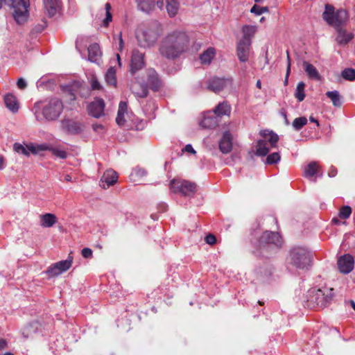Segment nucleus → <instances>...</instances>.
I'll return each mask as SVG.
<instances>
[{"label": "nucleus", "mask_w": 355, "mask_h": 355, "mask_svg": "<svg viewBox=\"0 0 355 355\" xmlns=\"http://www.w3.org/2000/svg\"><path fill=\"white\" fill-rule=\"evenodd\" d=\"M257 27L256 26L245 25L242 28L243 37L241 40H249L251 42V38L257 32Z\"/></svg>", "instance_id": "32"}, {"label": "nucleus", "mask_w": 355, "mask_h": 355, "mask_svg": "<svg viewBox=\"0 0 355 355\" xmlns=\"http://www.w3.org/2000/svg\"><path fill=\"white\" fill-rule=\"evenodd\" d=\"M144 55L137 49L132 51L130 64V71L132 75L145 66Z\"/></svg>", "instance_id": "14"}, {"label": "nucleus", "mask_w": 355, "mask_h": 355, "mask_svg": "<svg viewBox=\"0 0 355 355\" xmlns=\"http://www.w3.org/2000/svg\"><path fill=\"white\" fill-rule=\"evenodd\" d=\"M170 188L174 193L183 196H191L196 192L195 183L184 179H172L169 183Z\"/></svg>", "instance_id": "8"}, {"label": "nucleus", "mask_w": 355, "mask_h": 355, "mask_svg": "<svg viewBox=\"0 0 355 355\" xmlns=\"http://www.w3.org/2000/svg\"><path fill=\"white\" fill-rule=\"evenodd\" d=\"M80 87V83L78 82L74 83L71 86L67 87L68 95L69 97V100L74 101L76 99V93L77 92V89Z\"/></svg>", "instance_id": "38"}, {"label": "nucleus", "mask_w": 355, "mask_h": 355, "mask_svg": "<svg viewBox=\"0 0 355 355\" xmlns=\"http://www.w3.org/2000/svg\"><path fill=\"white\" fill-rule=\"evenodd\" d=\"M334 288L324 287L320 289L309 291L308 302L309 306H317L320 308L327 306L334 297Z\"/></svg>", "instance_id": "6"}, {"label": "nucleus", "mask_w": 355, "mask_h": 355, "mask_svg": "<svg viewBox=\"0 0 355 355\" xmlns=\"http://www.w3.org/2000/svg\"><path fill=\"white\" fill-rule=\"evenodd\" d=\"M102 178H119V174L110 168L105 171Z\"/></svg>", "instance_id": "49"}, {"label": "nucleus", "mask_w": 355, "mask_h": 355, "mask_svg": "<svg viewBox=\"0 0 355 355\" xmlns=\"http://www.w3.org/2000/svg\"><path fill=\"white\" fill-rule=\"evenodd\" d=\"M282 244V239L278 233L266 231L259 239V247L261 250L277 249Z\"/></svg>", "instance_id": "9"}, {"label": "nucleus", "mask_w": 355, "mask_h": 355, "mask_svg": "<svg viewBox=\"0 0 355 355\" xmlns=\"http://www.w3.org/2000/svg\"><path fill=\"white\" fill-rule=\"evenodd\" d=\"M281 156L278 152L272 153L268 155L266 159L265 163L266 164H275L280 161Z\"/></svg>", "instance_id": "39"}, {"label": "nucleus", "mask_w": 355, "mask_h": 355, "mask_svg": "<svg viewBox=\"0 0 355 355\" xmlns=\"http://www.w3.org/2000/svg\"><path fill=\"white\" fill-rule=\"evenodd\" d=\"M215 56V50L214 48H208L200 56L202 64H209Z\"/></svg>", "instance_id": "34"}, {"label": "nucleus", "mask_w": 355, "mask_h": 355, "mask_svg": "<svg viewBox=\"0 0 355 355\" xmlns=\"http://www.w3.org/2000/svg\"><path fill=\"white\" fill-rule=\"evenodd\" d=\"M312 254L306 248L297 247L290 252V263L300 269H307L311 266Z\"/></svg>", "instance_id": "7"}, {"label": "nucleus", "mask_w": 355, "mask_h": 355, "mask_svg": "<svg viewBox=\"0 0 355 355\" xmlns=\"http://www.w3.org/2000/svg\"><path fill=\"white\" fill-rule=\"evenodd\" d=\"M219 149L223 154L229 153L232 149V135L229 131H225L219 141Z\"/></svg>", "instance_id": "22"}, {"label": "nucleus", "mask_w": 355, "mask_h": 355, "mask_svg": "<svg viewBox=\"0 0 355 355\" xmlns=\"http://www.w3.org/2000/svg\"><path fill=\"white\" fill-rule=\"evenodd\" d=\"M62 101L58 98H52L44 103H36L34 105L35 114L37 117V111L42 109V113L47 121L56 120L63 110Z\"/></svg>", "instance_id": "3"}, {"label": "nucleus", "mask_w": 355, "mask_h": 355, "mask_svg": "<svg viewBox=\"0 0 355 355\" xmlns=\"http://www.w3.org/2000/svg\"><path fill=\"white\" fill-rule=\"evenodd\" d=\"M218 119L224 115H230L231 106L225 101L218 104L214 110L211 111Z\"/></svg>", "instance_id": "30"}, {"label": "nucleus", "mask_w": 355, "mask_h": 355, "mask_svg": "<svg viewBox=\"0 0 355 355\" xmlns=\"http://www.w3.org/2000/svg\"><path fill=\"white\" fill-rule=\"evenodd\" d=\"M123 47H124V42H123V40L122 39L121 33H120L119 36V47H118V50L121 52L123 51Z\"/></svg>", "instance_id": "58"}, {"label": "nucleus", "mask_w": 355, "mask_h": 355, "mask_svg": "<svg viewBox=\"0 0 355 355\" xmlns=\"http://www.w3.org/2000/svg\"><path fill=\"white\" fill-rule=\"evenodd\" d=\"M17 85L19 89H24L26 87V86H27V83H26V80L24 78H20L18 79V80L17 82Z\"/></svg>", "instance_id": "54"}, {"label": "nucleus", "mask_w": 355, "mask_h": 355, "mask_svg": "<svg viewBox=\"0 0 355 355\" xmlns=\"http://www.w3.org/2000/svg\"><path fill=\"white\" fill-rule=\"evenodd\" d=\"M183 150L184 152L189 153L191 154H196V150L193 149V146L191 144L186 145Z\"/></svg>", "instance_id": "56"}, {"label": "nucleus", "mask_w": 355, "mask_h": 355, "mask_svg": "<svg viewBox=\"0 0 355 355\" xmlns=\"http://www.w3.org/2000/svg\"><path fill=\"white\" fill-rule=\"evenodd\" d=\"M105 103L101 98H96L87 107L88 112L95 118H99L103 114Z\"/></svg>", "instance_id": "20"}, {"label": "nucleus", "mask_w": 355, "mask_h": 355, "mask_svg": "<svg viewBox=\"0 0 355 355\" xmlns=\"http://www.w3.org/2000/svg\"><path fill=\"white\" fill-rule=\"evenodd\" d=\"M92 128L95 132H96L98 133H101L104 130V126L101 124H98V123L94 124L92 125Z\"/></svg>", "instance_id": "55"}, {"label": "nucleus", "mask_w": 355, "mask_h": 355, "mask_svg": "<svg viewBox=\"0 0 355 355\" xmlns=\"http://www.w3.org/2000/svg\"><path fill=\"white\" fill-rule=\"evenodd\" d=\"M163 33V27L157 21L139 28L136 33L138 44L144 48L150 47L157 41Z\"/></svg>", "instance_id": "2"}, {"label": "nucleus", "mask_w": 355, "mask_h": 355, "mask_svg": "<svg viewBox=\"0 0 355 355\" xmlns=\"http://www.w3.org/2000/svg\"><path fill=\"white\" fill-rule=\"evenodd\" d=\"M190 44L188 35L181 31H175L167 34L162 40L159 51L167 59H175L187 51Z\"/></svg>", "instance_id": "1"}, {"label": "nucleus", "mask_w": 355, "mask_h": 355, "mask_svg": "<svg viewBox=\"0 0 355 355\" xmlns=\"http://www.w3.org/2000/svg\"><path fill=\"white\" fill-rule=\"evenodd\" d=\"M337 36L336 40L340 45H345L349 43L352 38L354 35L352 33L347 32L346 30L340 28H336Z\"/></svg>", "instance_id": "25"}, {"label": "nucleus", "mask_w": 355, "mask_h": 355, "mask_svg": "<svg viewBox=\"0 0 355 355\" xmlns=\"http://www.w3.org/2000/svg\"><path fill=\"white\" fill-rule=\"evenodd\" d=\"M5 166H6V159L3 157V155H0V170L3 169Z\"/></svg>", "instance_id": "61"}, {"label": "nucleus", "mask_w": 355, "mask_h": 355, "mask_svg": "<svg viewBox=\"0 0 355 355\" xmlns=\"http://www.w3.org/2000/svg\"><path fill=\"white\" fill-rule=\"evenodd\" d=\"M116 122L120 126L123 125L125 122V114H120L119 112H118L116 118Z\"/></svg>", "instance_id": "51"}, {"label": "nucleus", "mask_w": 355, "mask_h": 355, "mask_svg": "<svg viewBox=\"0 0 355 355\" xmlns=\"http://www.w3.org/2000/svg\"><path fill=\"white\" fill-rule=\"evenodd\" d=\"M105 79L107 85L112 86H116V70L114 67H110L105 75Z\"/></svg>", "instance_id": "36"}, {"label": "nucleus", "mask_w": 355, "mask_h": 355, "mask_svg": "<svg viewBox=\"0 0 355 355\" xmlns=\"http://www.w3.org/2000/svg\"><path fill=\"white\" fill-rule=\"evenodd\" d=\"M326 96L331 101L333 105L336 107H340L342 105V97L336 90L327 92Z\"/></svg>", "instance_id": "35"}, {"label": "nucleus", "mask_w": 355, "mask_h": 355, "mask_svg": "<svg viewBox=\"0 0 355 355\" xmlns=\"http://www.w3.org/2000/svg\"><path fill=\"white\" fill-rule=\"evenodd\" d=\"M138 8L143 12H148L155 7V0H136Z\"/></svg>", "instance_id": "33"}, {"label": "nucleus", "mask_w": 355, "mask_h": 355, "mask_svg": "<svg viewBox=\"0 0 355 355\" xmlns=\"http://www.w3.org/2000/svg\"><path fill=\"white\" fill-rule=\"evenodd\" d=\"M8 347V343L5 339H0V350H3Z\"/></svg>", "instance_id": "60"}, {"label": "nucleus", "mask_w": 355, "mask_h": 355, "mask_svg": "<svg viewBox=\"0 0 355 355\" xmlns=\"http://www.w3.org/2000/svg\"><path fill=\"white\" fill-rule=\"evenodd\" d=\"M219 121V119L211 111H208L203 114L200 125L203 128L211 129L216 128Z\"/></svg>", "instance_id": "18"}, {"label": "nucleus", "mask_w": 355, "mask_h": 355, "mask_svg": "<svg viewBox=\"0 0 355 355\" xmlns=\"http://www.w3.org/2000/svg\"><path fill=\"white\" fill-rule=\"evenodd\" d=\"M43 3L45 10L50 17L54 16L60 7V0H43Z\"/></svg>", "instance_id": "27"}, {"label": "nucleus", "mask_w": 355, "mask_h": 355, "mask_svg": "<svg viewBox=\"0 0 355 355\" xmlns=\"http://www.w3.org/2000/svg\"><path fill=\"white\" fill-rule=\"evenodd\" d=\"M310 121H312V122L316 123L317 126H319L318 121L317 120H315L313 117L311 116L310 117Z\"/></svg>", "instance_id": "63"}, {"label": "nucleus", "mask_w": 355, "mask_h": 355, "mask_svg": "<svg viewBox=\"0 0 355 355\" xmlns=\"http://www.w3.org/2000/svg\"><path fill=\"white\" fill-rule=\"evenodd\" d=\"M88 60L93 62H97L101 56V52L98 44H91L88 49Z\"/></svg>", "instance_id": "29"}, {"label": "nucleus", "mask_w": 355, "mask_h": 355, "mask_svg": "<svg viewBox=\"0 0 355 355\" xmlns=\"http://www.w3.org/2000/svg\"><path fill=\"white\" fill-rule=\"evenodd\" d=\"M140 76L145 77L147 87L153 91H158L162 87V81L156 71L153 68L148 69Z\"/></svg>", "instance_id": "12"}, {"label": "nucleus", "mask_w": 355, "mask_h": 355, "mask_svg": "<svg viewBox=\"0 0 355 355\" xmlns=\"http://www.w3.org/2000/svg\"><path fill=\"white\" fill-rule=\"evenodd\" d=\"M40 225L42 227H51L57 223V217L55 214L47 213L40 216Z\"/></svg>", "instance_id": "28"}, {"label": "nucleus", "mask_w": 355, "mask_h": 355, "mask_svg": "<svg viewBox=\"0 0 355 355\" xmlns=\"http://www.w3.org/2000/svg\"><path fill=\"white\" fill-rule=\"evenodd\" d=\"M304 88L305 84L303 82H300L297 84L295 96L300 102L302 101L305 98Z\"/></svg>", "instance_id": "37"}, {"label": "nucleus", "mask_w": 355, "mask_h": 355, "mask_svg": "<svg viewBox=\"0 0 355 355\" xmlns=\"http://www.w3.org/2000/svg\"><path fill=\"white\" fill-rule=\"evenodd\" d=\"M354 266V259L353 257L349 254L341 256L338 260V267L340 272L343 274L349 273Z\"/></svg>", "instance_id": "17"}, {"label": "nucleus", "mask_w": 355, "mask_h": 355, "mask_svg": "<svg viewBox=\"0 0 355 355\" xmlns=\"http://www.w3.org/2000/svg\"><path fill=\"white\" fill-rule=\"evenodd\" d=\"M40 324L37 321H33L21 329V334L26 339L31 338L33 336L37 333L39 330Z\"/></svg>", "instance_id": "24"}, {"label": "nucleus", "mask_w": 355, "mask_h": 355, "mask_svg": "<svg viewBox=\"0 0 355 355\" xmlns=\"http://www.w3.org/2000/svg\"><path fill=\"white\" fill-rule=\"evenodd\" d=\"M48 147L45 144H35L31 143L29 144H22L20 143H15L13 144V150L25 156H29L30 153L37 155L47 150Z\"/></svg>", "instance_id": "10"}, {"label": "nucleus", "mask_w": 355, "mask_h": 355, "mask_svg": "<svg viewBox=\"0 0 355 355\" xmlns=\"http://www.w3.org/2000/svg\"><path fill=\"white\" fill-rule=\"evenodd\" d=\"M337 175V170L335 167L331 166L329 170L328 175L329 178H334Z\"/></svg>", "instance_id": "57"}, {"label": "nucleus", "mask_w": 355, "mask_h": 355, "mask_svg": "<svg viewBox=\"0 0 355 355\" xmlns=\"http://www.w3.org/2000/svg\"><path fill=\"white\" fill-rule=\"evenodd\" d=\"M147 175V172L145 169L140 168V167H136L133 168L130 176H135V177H143Z\"/></svg>", "instance_id": "47"}, {"label": "nucleus", "mask_w": 355, "mask_h": 355, "mask_svg": "<svg viewBox=\"0 0 355 355\" xmlns=\"http://www.w3.org/2000/svg\"><path fill=\"white\" fill-rule=\"evenodd\" d=\"M307 123V119L304 116L298 117L293 121V127L295 130H300Z\"/></svg>", "instance_id": "40"}, {"label": "nucleus", "mask_w": 355, "mask_h": 355, "mask_svg": "<svg viewBox=\"0 0 355 355\" xmlns=\"http://www.w3.org/2000/svg\"><path fill=\"white\" fill-rule=\"evenodd\" d=\"M261 139L258 140L256 146V155L263 157L267 155L272 148L277 146L279 136L272 130H263L259 132Z\"/></svg>", "instance_id": "4"}, {"label": "nucleus", "mask_w": 355, "mask_h": 355, "mask_svg": "<svg viewBox=\"0 0 355 355\" xmlns=\"http://www.w3.org/2000/svg\"><path fill=\"white\" fill-rule=\"evenodd\" d=\"M287 57V76H289L291 71V58L288 51H286Z\"/></svg>", "instance_id": "59"}, {"label": "nucleus", "mask_w": 355, "mask_h": 355, "mask_svg": "<svg viewBox=\"0 0 355 355\" xmlns=\"http://www.w3.org/2000/svg\"><path fill=\"white\" fill-rule=\"evenodd\" d=\"M205 241L209 245H214L216 243V238L213 234H209L205 237Z\"/></svg>", "instance_id": "53"}, {"label": "nucleus", "mask_w": 355, "mask_h": 355, "mask_svg": "<svg viewBox=\"0 0 355 355\" xmlns=\"http://www.w3.org/2000/svg\"><path fill=\"white\" fill-rule=\"evenodd\" d=\"M72 263V258L69 257L66 260L58 261L51 265L47 270V273L51 276H58L67 271Z\"/></svg>", "instance_id": "15"}, {"label": "nucleus", "mask_w": 355, "mask_h": 355, "mask_svg": "<svg viewBox=\"0 0 355 355\" xmlns=\"http://www.w3.org/2000/svg\"><path fill=\"white\" fill-rule=\"evenodd\" d=\"M342 76L345 80H355V69H345L342 72Z\"/></svg>", "instance_id": "43"}, {"label": "nucleus", "mask_w": 355, "mask_h": 355, "mask_svg": "<svg viewBox=\"0 0 355 355\" xmlns=\"http://www.w3.org/2000/svg\"><path fill=\"white\" fill-rule=\"evenodd\" d=\"M251 42L249 40H241L237 45V56L241 62L248 60L250 53Z\"/></svg>", "instance_id": "19"}, {"label": "nucleus", "mask_w": 355, "mask_h": 355, "mask_svg": "<svg viewBox=\"0 0 355 355\" xmlns=\"http://www.w3.org/2000/svg\"><path fill=\"white\" fill-rule=\"evenodd\" d=\"M51 152L53 155L60 159H66L67 157V153L64 150L59 148H53L51 150Z\"/></svg>", "instance_id": "46"}, {"label": "nucleus", "mask_w": 355, "mask_h": 355, "mask_svg": "<svg viewBox=\"0 0 355 355\" xmlns=\"http://www.w3.org/2000/svg\"><path fill=\"white\" fill-rule=\"evenodd\" d=\"M232 86V78H220L217 77L210 79L207 84V89L215 93L224 89H230Z\"/></svg>", "instance_id": "11"}, {"label": "nucleus", "mask_w": 355, "mask_h": 355, "mask_svg": "<svg viewBox=\"0 0 355 355\" xmlns=\"http://www.w3.org/2000/svg\"><path fill=\"white\" fill-rule=\"evenodd\" d=\"M82 256L84 258L88 259L92 256V250L90 248H85L82 250Z\"/></svg>", "instance_id": "52"}, {"label": "nucleus", "mask_w": 355, "mask_h": 355, "mask_svg": "<svg viewBox=\"0 0 355 355\" xmlns=\"http://www.w3.org/2000/svg\"><path fill=\"white\" fill-rule=\"evenodd\" d=\"M323 19L334 28H340L348 19L347 12L344 9L335 10V8L327 3L322 13Z\"/></svg>", "instance_id": "5"}, {"label": "nucleus", "mask_w": 355, "mask_h": 355, "mask_svg": "<svg viewBox=\"0 0 355 355\" xmlns=\"http://www.w3.org/2000/svg\"><path fill=\"white\" fill-rule=\"evenodd\" d=\"M4 103L6 107L12 112L15 113L19 110V103L16 97L10 94H8L4 96Z\"/></svg>", "instance_id": "31"}, {"label": "nucleus", "mask_w": 355, "mask_h": 355, "mask_svg": "<svg viewBox=\"0 0 355 355\" xmlns=\"http://www.w3.org/2000/svg\"><path fill=\"white\" fill-rule=\"evenodd\" d=\"M111 6L109 3H106L105 5V18L103 20V24L104 26H107L108 24L112 21V16L110 12Z\"/></svg>", "instance_id": "42"}, {"label": "nucleus", "mask_w": 355, "mask_h": 355, "mask_svg": "<svg viewBox=\"0 0 355 355\" xmlns=\"http://www.w3.org/2000/svg\"><path fill=\"white\" fill-rule=\"evenodd\" d=\"M157 5L160 8L164 6L170 17H174L178 14L180 6L178 0H158Z\"/></svg>", "instance_id": "16"}, {"label": "nucleus", "mask_w": 355, "mask_h": 355, "mask_svg": "<svg viewBox=\"0 0 355 355\" xmlns=\"http://www.w3.org/2000/svg\"><path fill=\"white\" fill-rule=\"evenodd\" d=\"M304 174L306 177L317 178L322 175V171L318 162H311L304 167Z\"/></svg>", "instance_id": "23"}, {"label": "nucleus", "mask_w": 355, "mask_h": 355, "mask_svg": "<svg viewBox=\"0 0 355 355\" xmlns=\"http://www.w3.org/2000/svg\"><path fill=\"white\" fill-rule=\"evenodd\" d=\"M128 105L125 102L121 101L119 105V110L120 114H125L127 113Z\"/></svg>", "instance_id": "50"}, {"label": "nucleus", "mask_w": 355, "mask_h": 355, "mask_svg": "<svg viewBox=\"0 0 355 355\" xmlns=\"http://www.w3.org/2000/svg\"><path fill=\"white\" fill-rule=\"evenodd\" d=\"M118 179H100L98 185L103 189L110 188L114 186L117 182Z\"/></svg>", "instance_id": "41"}, {"label": "nucleus", "mask_w": 355, "mask_h": 355, "mask_svg": "<svg viewBox=\"0 0 355 355\" xmlns=\"http://www.w3.org/2000/svg\"><path fill=\"white\" fill-rule=\"evenodd\" d=\"M350 304L354 310H355V302L353 300H351Z\"/></svg>", "instance_id": "64"}, {"label": "nucleus", "mask_w": 355, "mask_h": 355, "mask_svg": "<svg viewBox=\"0 0 355 355\" xmlns=\"http://www.w3.org/2000/svg\"><path fill=\"white\" fill-rule=\"evenodd\" d=\"M250 12L252 13H254L256 15H261V14L264 12H268V7H261L258 6L257 5H254L252 8L250 10Z\"/></svg>", "instance_id": "45"}, {"label": "nucleus", "mask_w": 355, "mask_h": 355, "mask_svg": "<svg viewBox=\"0 0 355 355\" xmlns=\"http://www.w3.org/2000/svg\"><path fill=\"white\" fill-rule=\"evenodd\" d=\"M90 85L92 89L94 90H100L102 89V86L96 76H92L90 79Z\"/></svg>", "instance_id": "48"}, {"label": "nucleus", "mask_w": 355, "mask_h": 355, "mask_svg": "<svg viewBox=\"0 0 355 355\" xmlns=\"http://www.w3.org/2000/svg\"><path fill=\"white\" fill-rule=\"evenodd\" d=\"M62 128L69 133L76 135L84 130V125L72 119H64L62 121Z\"/></svg>", "instance_id": "21"}, {"label": "nucleus", "mask_w": 355, "mask_h": 355, "mask_svg": "<svg viewBox=\"0 0 355 355\" xmlns=\"http://www.w3.org/2000/svg\"><path fill=\"white\" fill-rule=\"evenodd\" d=\"M280 112H281L282 116L284 117V119L285 120V123L286 125H288L289 124V121H288V120L287 119L286 111L282 109Z\"/></svg>", "instance_id": "62"}, {"label": "nucleus", "mask_w": 355, "mask_h": 355, "mask_svg": "<svg viewBox=\"0 0 355 355\" xmlns=\"http://www.w3.org/2000/svg\"><path fill=\"white\" fill-rule=\"evenodd\" d=\"M136 80L131 85L132 93L139 98H146L148 94V87L146 83L144 76H138L135 78Z\"/></svg>", "instance_id": "13"}, {"label": "nucleus", "mask_w": 355, "mask_h": 355, "mask_svg": "<svg viewBox=\"0 0 355 355\" xmlns=\"http://www.w3.org/2000/svg\"><path fill=\"white\" fill-rule=\"evenodd\" d=\"M352 214V209L349 206H343L339 211V217L343 219L348 218Z\"/></svg>", "instance_id": "44"}, {"label": "nucleus", "mask_w": 355, "mask_h": 355, "mask_svg": "<svg viewBox=\"0 0 355 355\" xmlns=\"http://www.w3.org/2000/svg\"><path fill=\"white\" fill-rule=\"evenodd\" d=\"M303 68L308 77L315 80H320L321 76L317 69L311 64L306 61L303 62Z\"/></svg>", "instance_id": "26"}]
</instances>
